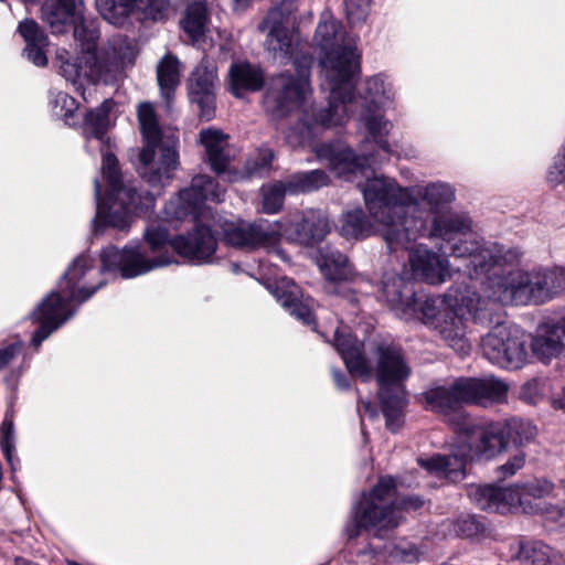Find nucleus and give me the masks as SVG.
<instances>
[{
  "mask_svg": "<svg viewBox=\"0 0 565 565\" xmlns=\"http://www.w3.org/2000/svg\"><path fill=\"white\" fill-rule=\"evenodd\" d=\"M565 348V317L553 324L539 327L532 339L533 354L544 363L557 358Z\"/></svg>",
  "mask_w": 565,
  "mask_h": 565,
  "instance_id": "nucleus-30",
  "label": "nucleus"
},
{
  "mask_svg": "<svg viewBox=\"0 0 565 565\" xmlns=\"http://www.w3.org/2000/svg\"><path fill=\"white\" fill-rule=\"evenodd\" d=\"M90 268L92 266L88 265V257L81 255L73 262L64 274L60 284L61 292L57 294L63 298L66 308L70 302H83L87 300L102 287V282L92 288L79 285L86 271Z\"/></svg>",
  "mask_w": 565,
  "mask_h": 565,
  "instance_id": "nucleus-28",
  "label": "nucleus"
},
{
  "mask_svg": "<svg viewBox=\"0 0 565 565\" xmlns=\"http://www.w3.org/2000/svg\"><path fill=\"white\" fill-rule=\"evenodd\" d=\"M332 376L339 390H348L350 387V383L347 375L343 374L341 371L333 369Z\"/></svg>",
  "mask_w": 565,
  "mask_h": 565,
  "instance_id": "nucleus-60",
  "label": "nucleus"
},
{
  "mask_svg": "<svg viewBox=\"0 0 565 565\" xmlns=\"http://www.w3.org/2000/svg\"><path fill=\"white\" fill-rule=\"evenodd\" d=\"M340 234L347 239H363L373 234V225L361 209L342 214Z\"/></svg>",
  "mask_w": 565,
  "mask_h": 565,
  "instance_id": "nucleus-40",
  "label": "nucleus"
},
{
  "mask_svg": "<svg viewBox=\"0 0 565 565\" xmlns=\"http://www.w3.org/2000/svg\"><path fill=\"white\" fill-rule=\"evenodd\" d=\"M313 150L319 159L328 160L331 168L339 174L363 170L373 162L372 158L364 153L358 156L350 148H335L331 143L317 145Z\"/></svg>",
  "mask_w": 565,
  "mask_h": 565,
  "instance_id": "nucleus-31",
  "label": "nucleus"
},
{
  "mask_svg": "<svg viewBox=\"0 0 565 565\" xmlns=\"http://www.w3.org/2000/svg\"><path fill=\"white\" fill-rule=\"evenodd\" d=\"M207 9L204 2H193L188 6L181 21L184 32L192 39H200L206 28Z\"/></svg>",
  "mask_w": 565,
  "mask_h": 565,
  "instance_id": "nucleus-42",
  "label": "nucleus"
},
{
  "mask_svg": "<svg viewBox=\"0 0 565 565\" xmlns=\"http://www.w3.org/2000/svg\"><path fill=\"white\" fill-rule=\"evenodd\" d=\"M157 79L167 108L170 109L174 90L180 83V62L177 56L167 54L160 60L157 67Z\"/></svg>",
  "mask_w": 565,
  "mask_h": 565,
  "instance_id": "nucleus-37",
  "label": "nucleus"
},
{
  "mask_svg": "<svg viewBox=\"0 0 565 565\" xmlns=\"http://www.w3.org/2000/svg\"><path fill=\"white\" fill-rule=\"evenodd\" d=\"M285 181L287 192L294 195L318 191L330 183V178L326 171L317 169L292 173L288 175Z\"/></svg>",
  "mask_w": 565,
  "mask_h": 565,
  "instance_id": "nucleus-39",
  "label": "nucleus"
},
{
  "mask_svg": "<svg viewBox=\"0 0 565 565\" xmlns=\"http://www.w3.org/2000/svg\"><path fill=\"white\" fill-rule=\"evenodd\" d=\"M362 192L370 214L382 225L390 252L407 248L427 232L428 213L418 204H411V188L382 175L367 179Z\"/></svg>",
  "mask_w": 565,
  "mask_h": 565,
  "instance_id": "nucleus-6",
  "label": "nucleus"
},
{
  "mask_svg": "<svg viewBox=\"0 0 565 565\" xmlns=\"http://www.w3.org/2000/svg\"><path fill=\"white\" fill-rule=\"evenodd\" d=\"M273 294L296 319L303 324L316 326L315 300L310 296H305L291 279L281 278L276 281Z\"/></svg>",
  "mask_w": 565,
  "mask_h": 565,
  "instance_id": "nucleus-26",
  "label": "nucleus"
},
{
  "mask_svg": "<svg viewBox=\"0 0 565 565\" xmlns=\"http://www.w3.org/2000/svg\"><path fill=\"white\" fill-rule=\"evenodd\" d=\"M110 141L99 145L100 152L103 154L102 170L106 177L108 183V191L113 195L116 192L121 191L126 186H132L131 184H124L121 181V173L118 167V160L116 156L110 152Z\"/></svg>",
  "mask_w": 565,
  "mask_h": 565,
  "instance_id": "nucleus-43",
  "label": "nucleus"
},
{
  "mask_svg": "<svg viewBox=\"0 0 565 565\" xmlns=\"http://www.w3.org/2000/svg\"><path fill=\"white\" fill-rule=\"evenodd\" d=\"M363 111L360 121L371 138L386 153L391 154V146L386 140L393 125L377 110L391 99V89L385 86L380 75L372 76L364 82L360 92Z\"/></svg>",
  "mask_w": 565,
  "mask_h": 565,
  "instance_id": "nucleus-14",
  "label": "nucleus"
},
{
  "mask_svg": "<svg viewBox=\"0 0 565 565\" xmlns=\"http://www.w3.org/2000/svg\"><path fill=\"white\" fill-rule=\"evenodd\" d=\"M333 347L342 356L347 369L354 375L370 381L373 375V367L370 360L362 350V343L351 334H345L335 330Z\"/></svg>",
  "mask_w": 565,
  "mask_h": 565,
  "instance_id": "nucleus-27",
  "label": "nucleus"
},
{
  "mask_svg": "<svg viewBox=\"0 0 565 565\" xmlns=\"http://www.w3.org/2000/svg\"><path fill=\"white\" fill-rule=\"evenodd\" d=\"M264 73L257 65L248 62H235L230 68V84L232 93L242 97L246 92H257L264 85Z\"/></svg>",
  "mask_w": 565,
  "mask_h": 565,
  "instance_id": "nucleus-35",
  "label": "nucleus"
},
{
  "mask_svg": "<svg viewBox=\"0 0 565 565\" xmlns=\"http://www.w3.org/2000/svg\"><path fill=\"white\" fill-rule=\"evenodd\" d=\"M526 455L523 450H518L505 463L498 468L502 478L512 477L525 465Z\"/></svg>",
  "mask_w": 565,
  "mask_h": 565,
  "instance_id": "nucleus-53",
  "label": "nucleus"
},
{
  "mask_svg": "<svg viewBox=\"0 0 565 565\" xmlns=\"http://www.w3.org/2000/svg\"><path fill=\"white\" fill-rule=\"evenodd\" d=\"M480 350L490 363L508 370L521 369L529 358L525 334L505 322L497 323L481 338Z\"/></svg>",
  "mask_w": 565,
  "mask_h": 565,
  "instance_id": "nucleus-13",
  "label": "nucleus"
},
{
  "mask_svg": "<svg viewBox=\"0 0 565 565\" xmlns=\"http://www.w3.org/2000/svg\"><path fill=\"white\" fill-rule=\"evenodd\" d=\"M423 505L424 500L418 495L397 500L395 479L383 477L353 505L351 519L344 529L345 534L352 540L365 530L373 531L376 537H383L386 531L399 525L402 510L415 511Z\"/></svg>",
  "mask_w": 565,
  "mask_h": 565,
  "instance_id": "nucleus-9",
  "label": "nucleus"
},
{
  "mask_svg": "<svg viewBox=\"0 0 565 565\" xmlns=\"http://www.w3.org/2000/svg\"><path fill=\"white\" fill-rule=\"evenodd\" d=\"M136 57V44L122 34L109 38L99 52L85 50L76 58H72L66 50H60L56 54L61 74L73 84H77L81 78L93 84L115 83L125 76L127 67L134 65Z\"/></svg>",
  "mask_w": 565,
  "mask_h": 565,
  "instance_id": "nucleus-8",
  "label": "nucleus"
},
{
  "mask_svg": "<svg viewBox=\"0 0 565 565\" xmlns=\"http://www.w3.org/2000/svg\"><path fill=\"white\" fill-rule=\"evenodd\" d=\"M417 301L416 315L411 321L418 320L435 330L449 348L462 355L471 349L469 323L491 320L489 301L469 286L450 287L443 296L422 297L417 294Z\"/></svg>",
  "mask_w": 565,
  "mask_h": 565,
  "instance_id": "nucleus-5",
  "label": "nucleus"
},
{
  "mask_svg": "<svg viewBox=\"0 0 565 565\" xmlns=\"http://www.w3.org/2000/svg\"><path fill=\"white\" fill-rule=\"evenodd\" d=\"M298 2L299 0H280L269 11L279 12V20H281L282 23L292 24L291 17L298 10Z\"/></svg>",
  "mask_w": 565,
  "mask_h": 565,
  "instance_id": "nucleus-56",
  "label": "nucleus"
},
{
  "mask_svg": "<svg viewBox=\"0 0 565 565\" xmlns=\"http://www.w3.org/2000/svg\"><path fill=\"white\" fill-rule=\"evenodd\" d=\"M280 13L268 11L258 25L260 32H266L265 47L276 60L286 62L292 60L295 75L288 72L270 78L264 97V104L270 114L285 116L306 99L310 92V67L312 58L308 55H297L299 34L292 24L282 23Z\"/></svg>",
  "mask_w": 565,
  "mask_h": 565,
  "instance_id": "nucleus-4",
  "label": "nucleus"
},
{
  "mask_svg": "<svg viewBox=\"0 0 565 565\" xmlns=\"http://www.w3.org/2000/svg\"><path fill=\"white\" fill-rule=\"evenodd\" d=\"M274 152L268 148H260L258 150L257 157L252 161L247 162V173L248 174H262L267 172L274 160Z\"/></svg>",
  "mask_w": 565,
  "mask_h": 565,
  "instance_id": "nucleus-50",
  "label": "nucleus"
},
{
  "mask_svg": "<svg viewBox=\"0 0 565 565\" xmlns=\"http://www.w3.org/2000/svg\"><path fill=\"white\" fill-rule=\"evenodd\" d=\"M315 43L320 49L321 86L329 90V105L305 114L303 120L286 132L292 147L312 145L323 130L342 125L349 118V106L356 104L354 79L360 73V54L352 39L334 19L320 21Z\"/></svg>",
  "mask_w": 565,
  "mask_h": 565,
  "instance_id": "nucleus-2",
  "label": "nucleus"
},
{
  "mask_svg": "<svg viewBox=\"0 0 565 565\" xmlns=\"http://www.w3.org/2000/svg\"><path fill=\"white\" fill-rule=\"evenodd\" d=\"M507 447L510 443L520 447L530 443L536 435V427L522 418L500 420Z\"/></svg>",
  "mask_w": 565,
  "mask_h": 565,
  "instance_id": "nucleus-41",
  "label": "nucleus"
},
{
  "mask_svg": "<svg viewBox=\"0 0 565 565\" xmlns=\"http://www.w3.org/2000/svg\"><path fill=\"white\" fill-rule=\"evenodd\" d=\"M457 433V446L452 455H436L418 459L428 473L457 481L465 476L468 460H491L507 451L501 422H480L469 415L444 416Z\"/></svg>",
  "mask_w": 565,
  "mask_h": 565,
  "instance_id": "nucleus-7",
  "label": "nucleus"
},
{
  "mask_svg": "<svg viewBox=\"0 0 565 565\" xmlns=\"http://www.w3.org/2000/svg\"><path fill=\"white\" fill-rule=\"evenodd\" d=\"M468 495L479 509L490 512L507 513L523 505L519 486L473 484L469 487Z\"/></svg>",
  "mask_w": 565,
  "mask_h": 565,
  "instance_id": "nucleus-22",
  "label": "nucleus"
},
{
  "mask_svg": "<svg viewBox=\"0 0 565 565\" xmlns=\"http://www.w3.org/2000/svg\"><path fill=\"white\" fill-rule=\"evenodd\" d=\"M542 396V384L539 380H530L524 383L520 391V398L529 404H536Z\"/></svg>",
  "mask_w": 565,
  "mask_h": 565,
  "instance_id": "nucleus-55",
  "label": "nucleus"
},
{
  "mask_svg": "<svg viewBox=\"0 0 565 565\" xmlns=\"http://www.w3.org/2000/svg\"><path fill=\"white\" fill-rule=\"evenodd\" d=\"M521 495L523 499V510L527 511V508L525 507L526 498L532 497L534 499H541L552 493L553 491V484L544 479H537L534 480L527 484H525L523 488H520Z\"/></svg>",
  "mask_w": 565,
  "mask_h": 565,
  "instance_id": "nucleus-47",
  "label": "nucleus"
},
{
  "mask_svg": "<svg viewBox=\"0 0 565 565\" xmlns=\"http://www.w3.org/2000/svg\"><path fill=\"white\" fill-rule=\"evenodd\" d=\"M213 231L225 244L246 249L275 243L281 235L280 225L267 220L248 223L243 220L231 221L218 217L213 222Z\"/></svg>",
  "mask_w": 565,
  "mask_h": 565,
  "instance_id": "nucleus-15",
  "label": "nucleus"
},
{
  "mask_svg": "<svg viewBox=\"0 0 565 565\" xmlns=\"http://www.w3.org/2000/svg\"><path fill=\"white\" fill-rule=\"evenodd\" d=\"M529 512L540 513L546 521L565 526V507L539 503L535 508H531Z\"/></svg>",
  "mask_w": 565,
  "mask_h": 565,
  "instance_id": "nucleus-51",
  "label": "nucleus"
},
{
  "mask_svg": "<svg viewBox=\"0 0 565 565\" xmlns=\"http://www.w3.org/2000/svg\"><path fill=\"white\" fill-rule=\"evenodd\" d=\"M213 224H195L192 232L175 236L169 242V233L161 227L148 228L145 233L148 247L139 244L127 245L122 249L106 247L100 253L103 271H118L122 278L130 279L152 269L170 265L173 254L169 247L192 263L212 262L217 242Z\"/></svg>",
  "mask_w": 565,
  "mask_h": 565,
  "instance_id": "nucleus-3",
  "label": "nucleus"
},
{
  "mask_svg": "<svg viewBox=\"0 0 565 565\" xmlns=\"http://www.w3.org/2000/svg\"><path fill=\"white\" fill-rule=\"evenodd\" d=\"M68 317L63 298L57 291H52L31 315L35 322H40V327L32 337V344L39 348Z\"/></svg>",
  "mask_w": 565,
  "mask_h": 565,
  "instance_id": "nucleus-25",
  "label": "nucleus"
},
{
  "mask_svg": "<svg viewBox=\"0 0 565 565\" xmlns=\"http://www.w3.org/2000/svg\"><path fill=\"white\" fill-rule=\"evenodd\" d=\"M281 227V236L289 241L299 243L303 246H311L324 239L331 232L332 225L328 215L316 209H308L301 213L299 221L291 224L288 228L282 223L277 222Z\"/></svg>",
  "mask_w": 565,
  "mask_h": 565,
  "instance_id": "nucleus-21",
  "label": "nucleus"
},
{
  "mask_svg": "<svg viewBox=\"0 0 565 565\" xmlns=\"http://www.w3.org/2000/svg\"><path fill=\"white\" fill-rule=\"evenodd\" d=\"M561 484H562V487H563V488H564V490H565V479H562V480H561Z\"/></svg>",
  "mask_w": 565,
  "mask_h": 565,
  "instance_id": "nucleus-63",
  "label": "nucleus"
},
{
  "mask_svg": "<svg viewBox=\"0 0 565 565\" xmlns=\"http://www.w3.org/2000/svg\"><path fill=\"white\" fill-rule=\"evenodd\" d=\"M457 532L465 537H475L484 532V524L475 515H468L458 520Z\"/></svg>",
  "mask_w": 565,
  "mask_h": 565,
  "instance_id": "nucleus-52",
  "label": "nucleus"
},
{
  "mask_svg": "<svg viewBox=\"0 0 565 565\" xmlns=\"http://www.w3.org/2000/svg\"><path fill=\"white\" fill-rule=\"evenodd\" d=\"M318 266L323 276L332 282L349 280L353 276V269L347 255L330 245L319 250Z\"/></svg>",
  "mask_w": 565,
  "mask_h": 565,
  "instance_id": "nucleus-36",
  "label": "nucleus"
},
{
  "mask_svg": "<svg viewBox=\"0 0 565 565\" xmlns=\"http://www.w3.org/2000/svg\"><path fill=\"white\" fill-rule=\"evenodd\" d=\"M1 441L0 447L4 455L6 460L10 465L11 469H15V461H18V458L14 456V426H13V418L11 415L7 414L1 427Z\"/></svg>",
  "mask_w": 565,
  "mask_h": 565,
  "instance_id": "nucleus-46",
  "label": "nucleus"
},
{
  "mask_svg": "<svg viewBox=\"0 0 565 565\" xmlns=\"http://www.w3.org/2000/svg\"><path fill=\"white\" fill-rule=\"evenodd\" d=\"M451 255L462 262L459 269L471 279H482L487 297L495 302L543 303L565 295V269H514L523 256L518 247L460 238L451 245Z\"/></svg>",
  "mask_w": 565,
  "mask_h": 565,
  "instance_id": "nucleus-1",
  "label": "nucleus"
},
{
  "mask_svg": "<svg viewBox=\"0 0 565 565\" xmlns=\"http://www.w3.org/2000/svg\"><path fill=\"white\" fill-rule=\"evenodd\" d=\"M96 200V215L93 220L95 232L103 231L106 226H113L119 231H127L131 222V212L139 201V194L135 186H126L121 191L107 193L102 201V185L99 180L94 181Z\"/></svg>",
  "mask_w": 565,
  "mask_h": 565,
  "instance_id": "nucleus-17",
  "label": "nucleus"
},
{
  "mask_svg": "<svg viewBox=\"0 0 565 565\" xmlns=\"http://www.w3.org/2000/svg\"><path fill=\"white\" fill-rule=\"evenodd\" d=\"M22 343H11L0 349V370L8 366L18 355L21 354Z\"/></svg>",
  "mask_w": 565,
  "mask_h": 565,
  "instance_id": "nucleus-57",
  "label": "nucleus"
},
{
  "mask_svg": "<svg viewBox=\"0 0 565 565\" xmlns=\"http://www.w3.org/2000/svg\"><path fill=\"white\" fill-rule=\"evenodd\" d=\"M216 66L207 58H202L189 81V96L200 108V117L206 121L214 117Z\"/></svg>",
  "mask_w": 565,
  "mask_h": 565,
  "instance_id": "nucleus-19",
  "label": "nucleus"
},
{
  "mask_svg": "<svg viewBox=\"0 0 565 565\" xmlns=\"http://www.w3.org/2000/svg\"><path fill=\"white\" fill-rule=\"evenodd\" d=\"M412 203L418 204L419 207L428 213V223L433 216L444 212L446 205L450 204L455 199L454 189L443 182L429 183L427 185H416L411 188Z\"/></svg>",
  "mask_w": 565,
  "mask_h": 565,
  "instance_id": "nucleus-29",
  "label": "nucleus"
},
{
  "mask_svg": "<svg viewBox=\"0 0 565 565\" xmlns=\"http://www.w3.org/2000/svg\"><path fill=\"white\" fill-rule=\"evenodd\" d=\"M224 189L204 174L194 177L191 185L181 190L167 205V213L177 220L191 216L199 221L205 216V201L221 202L224 199Z\"/></svg>",
  "mask_w": 565,
  "mask_h": 565,
  "instance_id": "nucleus-16",
  "label": "nucleus"
},
{
  "mask_svg": "<svg viewBox=\"0 0 565 565\" xmlns=\"http://www.w3.org/2000/svg\"><path fill=\"white\" fill-rule=\"evenodd\" d=\"M362 404H363L364 411L370 414V417H372V418L376 417V415H377L376 409L371 402L366 401V402H363Z\"/></svg>",
  "mask_w": 565,
  "mask_h": 565,
  "instance_id": "nucleus-61",
  "label": "nucleus"
},
{
  "mask_svg": "<svg viewBox=\"0 0 565 565\" xmlns=\"http://www.w3.org/2000/svg\"><path fill=\"white\" fill-rule=\"evenodd\" d=\"M56 106H61V109L64 110L62 116L68 118L73 115V111L77 108L76 100L70 96L67 93L58 92L55 97Z\"/></svg>",
  "mask_w": 565,
  "mask_h": 565,
  "instance_id": "nucleus-58",
  "label": "nucleus"
},
{
  "mask_svg": "<svg viewBox=\"0 0 565 565\" xmlns=\"http://www.w3.org/2000/svg\"><path fill=\"white\" fill-rule=\"evenodd\" d=\"M471 231V220L466 213H440L427 223V232L419 237H439L450 241Z\"/></svg>",
  "mask_w": 565,
  "mask_h": 565,
  "instance_id": "nucleus-33",
  "label": "nucleus"
},
{
  "mask_svg": "<svg viewBox=\"0 0 565 565\" xmlns=\"http://www.w3.org/2000/svg\"><path fill=\"white\" fill-rule=\"evenodd\" d=\"M253 0H234L236 10H245Z\"/></svg>",
  "mask_w": 565,
  "mask_h": 565,
  "instance_id": "nucleus-62",
  "label": "nucleus"
},
{
  "mask_svg": "<svg viewBox=\"0 0 565 565\" xmlns=\"http://www.w3.org/2000/svg\"><path fill=\"white\" fill-rule=\"evenodd\" d=\"M552 548L541 541L521 543L519 558L532 565H548L551 562Z\"/></svg>",
  "mask_w": 565,
  "mask_h": 565,
  "instance_id": "nucleus-44",
  "label": "nucleus"
},
{
  "mask_svg": "<svg viewBox=\"0 0 565 565\" xmlns=\"http://www.w3.org/2000/svg\"><path fill=\"white\" fill-rule=\"evenodd\" d=\"M547 180L554 185L565 181V145L562 152L554 158V162L548 170Z\"/></svg>",
  "mask_w": 565,
  "mask_h": 565,
  "instance_id": "nucleus-54",
  "label": "nucleus"
},
{
  "mask_svg": "<svg viewBox=\"0 0 565 565\" xmlns=\"http://www.w3.org/2000/svg\"><path fill=\"white\" fill-rule=\"evenodd\" d=\"M137 116L143 138L137 171L150 186L163 188L173 179L179 167L177 140H162L157 113L151 103H141Z\"/></svg>",
  "mask_w": 565,
  "mask_h": 565,
  "instance_id": "nucleus-11",
  "label": "nucleus"
},
{
  "mask_svg": "<svg viewBox=\"0 0 565 565\" xmlns=\"http://www.w3.org/2000/svg\"><path fill=\"white\" fill-rule=\"evenodd\" d=\"M83 0H47L42 7L43 19L53 33H64L68 22L82 19Z\"/></svg>",
  "mask_w": 565,
  "mask_h": 565,
  "instance_id": "nucleus-32",
  "label": "nucleus"
},
{
  "mask_svg": "<svg viewBox=\"0 0 565 565\" xmlns=\"http://www.w3.org/2000/svg\"><path fill=\"white\" fill-rule=\"evenodd\" d=\"M370 4V0H347L344 7L349 23L355 25L365 21Z\"/></svg>",
  "mask_w": 565,
  "mask_h": 565,
  "instance_id": "nucleus-48",
  "label": "nucleus"
},
{
  "mask_svg": "<svg viewBox=\"0 0 565 565\" xmlns=\"http://www.w3.org/2000/svg\"><path fill=\"white\" fill-rule=\"evenodd\" d=\"M70 24L74 26L75 40L85 44L87 46L86 50L92 51L90 47L95 45L98 34L94 28L86 25L84 12L82 13V19L76 22H68L67 25Z\"/></svg>",
  "mask_w": 565,
  "mask_h": 565,
  "instance_id": "nucleus-49",
  "label": "nucleus"
},
{
  "mask_svg": "<svg viewBox=\"0 0 565 565\" xmlns=\"http://www.w3.org/2000/svg\"><path fill=\"white\" fill-rule=\"evenodd\" d=\"M18 31L26 43L24 49L26 58L35 66H45L47 64L45 52V49L49 46L47 35L34 20L29 19L20 22Z\"/></svg>",
  "mask_w": 565,
  "mask_h": 565,
  "instance_id": "nucleus-34",
  "label": "nucleus"
},
{
  "mask_svg": "<svg viewBox=\"0 0 565 565\" xmlns=\"http://www.w3.org/2000/svg\"><path fill=\"white\" fill-rule=\"evenodd\" d=\"M509 384L495 376L457 377L423 393L426 408L443 416L468 415L463 405L489 406L504 403Z\"/></svg>",
  "mask_w": 565,
  "mask_h": 565,
  "instance_id": "nucleus-10",
  "label": "nucleus"
},
{
  "mask_svg": "<svg viewBox=\"0 0 565 565\" xmlns=\"http://www.w3.org/2000/svg\"><path fill=\"white\" fill-rule=\"evenodd\" d=\"M200 140L211 169L227 182L237 181L241 173L231 169L233 150L228 143V136L221 130L209 128L200 132Z\"/></svg>",
  "mask_w": 565,
  "mask_h": 565,
  "instance_id": "nucleus-23",
  "label": "nucleus"
},
{
  "mask_svg": "<svg viewBox=\"0 0 565 565\" xmlns=\"http://www.w3.org/2000/svg\"><path fill=\"white\" fill-rule=\"evenodd\" d=\"M96 7L105 21L120 28L129 24L132 17L163 21L171 12L169 0H96Z\"/></svg>",
  "mask_w": 565,
  "mask_h": 565,
  "instance_id": "nucleus-18",
  "label": "nucleus"
},
{
  "mask_svg": "<svg viewBox=\"0 0 565 565\" xmlns=\"http://www.w3.org/2000/svg\"><path fill=\"white\" fill-rule=\"evenodd\" d=\"M379 398L386 427L396 433L404 423L407 396L404 381L411 374L403 351L393 343H380L375 349Z\"/></svg>",
  "mask_w": 565,
  "mask_h": 565,
  "instance_id": "nucleus-12",
  "label": "nucleus"
},
{
  "mask_svg": "<svg viewBox=\"0 0 565 565\" xmlns=\"http://www.w3.org/2000/svg\"><path fill=\"white\" fill-rule=\"evenodd\" d=\"M114 107L111 99H105L98 107L89 110L84 119V134L87 139H96L104 145L110 139L106 136L109 126V113Z\"/></svg>",
  "mask_w": 565,
  "mask_h": 565,
  "instance_id": "nucleus-38",
  "label": "nucleus"
},
{
  "mask_svg": "<svg viewBox=\"0 0 565 565\" xmlns=\"http://www.w3.org/2000/svg\"><path fill=\"white\" fill-rule=\"evenodd\" d=\"M413 241L405 250H409V264L413 275L430 285H439L446 281L449 276V262L444 255H440L426 245L419 244L413 247ZM398 248L397 250H402Z\"/></svg>",
  "mask_w": 565,
  "mask_h": 565,
  "instance_id": "nucleus-20",
  "label": "nucleus"
},
{
  "mask_svg": "<svg viewBox=\"0 0 565 565\" xmlns=\"http://www.w3.org/2000/svg\"><path fill=\"white\" fill-rule=\"evenodd\" d=\"M415 284L399 275L384 276L381 295L397 317L411 321L416 315L417 292Z\"/></svg>",
  "mask_w": 565,
  "mask_h": 565,
  "instance_id": "nucleus-24",
  "label": "nucleus"
},
{
  "mask_svg": "<svg viewBox=\"0 0 565 565\" xmlns=\"http://www.w3.org/2000/svg\"><path fill=\"white\" fill-rule=\"evenodd\" d=\"M262 193L263 212L267 214L277 213L282 207L285 195L289 194V192H287L285 179L269 185H264L262 188Z\"/></svg>",
  "mask_w": 565,
  "mask_h": 565,
  "instance_id": "nucleus-45",
  "label": "nucleus"
},
{
  "mask_svg": "<svg viewBox=\"0 0 565 565\" xmlns=\"http://www.w3.org/2000/svg\"><path fill=\"white\" fill-rule=\"evenodd\" d=\"M390 554L403 562H412L418 556V552L415 546H408L407 548L395 546L394 550L390 552Z\"/></svg>",
  "mask_w": 565,
  "mask_h": 565,
  "instance_id": "nucleus-59",
  "label": "nucleus"
}]
</instances>
